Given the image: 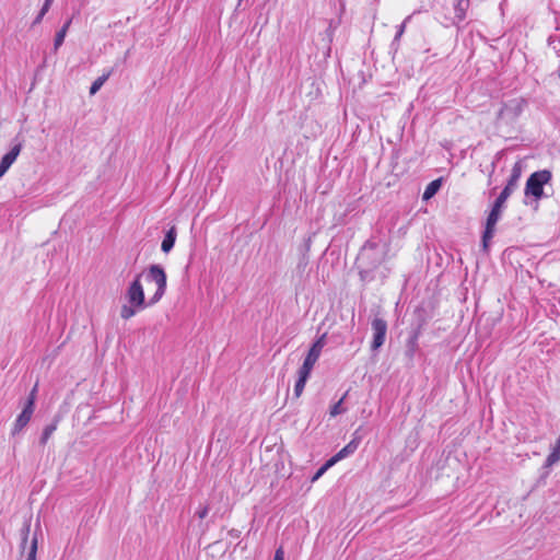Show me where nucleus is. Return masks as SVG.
Masks as SVG:
<instances>
[{
    "mask_svg": "<svg viewBox=\"0 0 560 560\" xmlns=\"http://www.w3.org/2000/svg\"><path fill=\"white\" fill-rule=\"evenodd\" d=\"M372 330H373L372 349L377 350L385 342L386 332H387V323L383 318L376 317L372 320Z\"/></svg>",
    "mask_w": 560,
    "mask_h": 560,
    "instance_id": "6",
    "label": "nucleus"
},
{
    "mask_svg": "<svg viewBox=\"0 0 560 560\" xmlns=\"http://www.w3.org/2000/svg\"><path fill=\"white\" fill-rule=\"evenodd\" d=\"M306 382L307 380L306 378H303V377H300L298 376V381L294 385V395L295 397H300L305 388V385H306Z\"/></svg>",
    "mask_w": 560,
    "mask_h": 560,
    "instance_id": "21",
    "label": "nucleus"
},
{
    "mask_svg": "<svg viewBox=\"0 0 560 560\" xmlns=\"http://www.w3.org/2000/svg\"><path fill=\"white\" fill-rule=\"evenodd\" d=\"M37 539L33 538L26 560H36Z\"/></svg>",
    "mask_w": 560,
    "mask_h": 560,
    "instance_id": "22",
    "label": "nucleus"
},
{
    "mask_svg": "<svg viewBox=\"0 0 560 560\" xmlns=\"http://www.w3.org/2000/svg\"><path fill=\"white\" fill-rule=\"evenodd\" d=\"M273 560H284V552L282 548L276 550Z\"/></svg>",
    "mask_w": 560,
    "mask_h": 560,
    "instance_id": "27",
    "label": "nucleus"
},
{
    "mask_svg": "<svg viewBox=\"0 0 560 560\" xmlns=\"http://www.w3.org/2000/svg\"><path fill=\"white\" fill-rule=\"evenodd\" d=\"M209 513V508L208 506H201L198 509V511L196 512L197 516L202 520L205 518Z\"/></svg>",
    "mask_w": 560,
    "mask_h": 560,
    "instance_id": "26",
    "label": "nucleus"
},
{
    "mask_svg": "<svg viewBox=\"0 0 560 560\" xmlns=\"http://www.w3.org/2000/svg\"><path fill=\"white\" fill-rule=\"evenodd\" d=\"M70 24H71V20H69L59 31L63 32L65 35H67V32H68V28H69Z\"/></svg>",
    "mask_w": 560,
    "mask_h": 560,
    "instance_id": "29",
    "label": "nucleus"
},
{
    "mask_svg": "<svg viewBox=\"0 0 560 560\" xmlns=\"http://www.w3.org/2000/svg\"><path fill=\"white\" fill-rule=\"evenodd\" d=\"M57 429V424L56 423H52V424H49L47 425L43 433H42V438H40V443L42 444H46L47 441L49 440V438L52 435V433L56 431Z\"/></svg>",
    "mask_w": 560,
    "mask_h": 560,
    "instance_id": "19",
    "label": "nucleus"
},
{
    "mask_svg": "<svg viewBox=\"0 0 560 560\" xmlns=\"http://www.w3.org/2000/svg\"><path fill=\"white\" fill-rule=\"evenodd\" d=\"M440 187H441V180L440 179H435V180L431 182L425 187L422 198L424 200L431 199L439 191Z\"/></svg>",
    "mask_w": 560,
    "mask_h": 560,
    "instance_id": "15",
    "label": "nucleus"
},
{
    "mask_svg": "<svg viewBox=\"0 0 560 560\" xmlns=\"http://www.w3.org/2000/svg\"><path fill=\"white\" fill-rule=\"evenodd\" d=\"M371 249L372 247L370 245L364 246L361 252L360 258L363 259L365 256H368Z\"/></svg>",
    "mask_w": 560,
    "mask_h": 560,
    "instance_id": "28",
    "label": "nucleus"
},
{
    "mask_svg": "<svg viewBox=\"0 0 560 560\" xmlns=\"http://www.w3.org/2000/svg\"><path fill=\"white\" fill-rule=\"evenodd\" d=\"M523 110V101L522 100H513L509 103L504 104L502 109L500 110V116L504 117L509 112H513L514 115H518Z\"/></svg>",
    "mask_w": 560,
    "mask_h": 560,
    "instance_id": "10",
    "label": "nucleus"
},
{
    "mask_svg": "<svg viewBox=\"0 0 560 560\" xmlns=\"http://www.w3.org/2000/svg\"><path fill=\"white\" fill-rule=\"evenodd\" d=\"M166 290V273L159 265H152L135 278L127 289L128 303L147 307L159 302Z\"/></svg>",
    "mask_w": 560,
    "mask_h": 560,
    "instance_id": "1",
    "label": "nucleus"
},
{
    "mask_svg": "<svg viewBox=\"0 0 560 560\" xmlns=\"http://www.w3.org/2000/svg\"><path fill=\"white\" fill-rule=\"evenodd\" d=\"M359 441L352 440L329 459L332 462L334 465H336L339 460L353 454L357 451Z\"/></svg>",
    "mask_w": 560,
    "mask_h": 560,
    "instance_id": "8",
    "label": "nucleus"
},
{
    "mask_svg": "<svg viewBox=\"0 0 560 560\" xmlns=\"http://www.w3.org/2000/svg\"><path fill=\"white\" fill-rule=\"evenodd\" d=\"M345 394L336 404H334L329 409L330 417H337L339 415H342L347 411V409L343 407V400L346 398Z\"/></svg>",
    "mask_w": 560,
    "mask_h": 560,
    "instance_id": "17",
    "label": "nucleus"
},
{
    "mask_svg": "<svg viewBox=\"0 0 560 560\" xmlns=\"http://www.w3.org/2000/svg\"><path fill=\"white\" fill-rule=\"evenodd\" d=\"M550 179L551 173L547 170L533 173L526 182L525 195L533 196L537 200L540 199L544 195V185Z\"/></svg>",
    "mask_w": 560,
    "mask_h": 560,
    "instance_id": "2",
    "label": "nucleus"
},
{
    "mask_svg": "<svg viewBox=\"0 0 560 560\" xmlns=\"http://www.w3.org/2000/svg\"><path fill=\"white\" fill-rule=\"evenodd\" d=\"M504 207V202H500V200L495 199L492 209L487 218L486 229L482 235V245L483 248L487 249L489 242L492 240L495 231V225L501 218V213Z\"/></svg>",
    "mask_w": 560,
    "mask_h": 560,
    "instance_id": "3",
    "label": "nucleus"
},
{
    "mask_svg": "<svg viewBox=\"0 0 560 560\" xmlns=\"http://www.w3.org/2000/svg\"><path fill=\"white\" fill-rule=\"evenodd\" d=\"M110 75V72H107L101 77H98L91 85L90 88V94L91 95H94L95 93H97L101 88L104 85V83L108 80Z\"/></svg>",
    "mask_w": 560,
    "mask_h": 560,
    "instance_id": "16",
    "label": "nucleus"
},
{
    "mask_svg": "<svg viewBox=\"0 0 560 560\" xmlns=\"http://www.w3.org/2000/svg\"><path fill=\"white\" fill-rule=\"evenodd\" d=\"M559 78H560V71H559Z\"/></svg>",
    "mask_w": 560,
    "mask_h": 560,
    "instance_id": "31",
    "label": "nucleus"
},
{
    "mask_svg": "<svg viewBox=\"0 0 560 560\" xmlns=\"http://www.w3.org/2000/svg\"><path fill=\"white\" fill-rule=\"evenodd\" d=\"M334 466L332 462L328 459L312 477V482L318 480L329 468Z\"/></svg>",
    "mask_w": 560,
    "mask_h": 560,
    "instance_id": "20",
    "label": "nucleus"
},
{
    "mask_svg": "<svg viewBox=\"0 0 560 560\" xmlns=\"http://www.w3.org/2000/svg\"><path fill=\"white\" fill-rule=\"evenodd\" d=\"M325 338L326 335H323L312 345L307 355L305 357V360L311 361L313 363L317 362V360L320 357L322 350L325 346Z\"/></svg>",
    "mask_w": 560,
    "mask_h": 560,
    "instance_id": "9",
    "label": "nucleus"
},
{
    "mask_svg": "<svg viewBox=\"0 0 560 560\" xmlns=\"http://www.w3.org/2000/svg\"><path fill=\"white\" fill-rule=\"evenodd\" d=\"M560 460V434L555 445L551 448V453L548 455L545 462V467L550 468Z\"/></svg>",
    "mask_w": 560,
    "mask_h": 560,
    "instance_id": "11",
    "label": "nucleus"
},
{
    "mask_svg": "<svg viewBox=\"0 0 560 560\" xmlns=\"http://www.w3.org/2000/svg\"><path fill=\"white\" fill-rule=\"evenodd\" d=\"M51 1L52 0H45V3L39 12V15L36 19L37 22L40 21L43 19V16L46 14V12L49 10Z\"/></svg>",
    "mask_w": 560,
    "mask_h": 560,
    "instance_id": "24",
    "label": "nucleus"
},
{
    "mask_svg": "<svg viewBox=\"0 0 560 560\" xmlns=\"http://www.w3.org/2000/svg\"><path fill=\"white\" fill-rule=\"evenodd\" d=\"M469 5V0H456L454 4L455 18L463 21L466 16V11Z\"/></svg>",
    "mask_w": 560,
    "mask_h": 560,
    "instance_id": "13",
    "label": "nucleus"
},
{
    "mask_svg": "<svg viewBox=\"0 0 560 560\" xmlns=\"http://www.w3.org/2000/svg\"><path fill=\"white\" fill-rule=\"evenodd\" d=\"M35 394H36V386L31 392L30 397H28L22 412L18 416V418L14 422V425L12 429L13 435L19 434L30 422V420L33 416V412H34V405H35V399H36Z\"/></svg>",
    "mask_w": 560,
    "mask_h": 560,
    "instance_id": "4",
    "label": "nucleus"
},
{
    "mask_svg": "<svg viewBox=\"0 0 560 560\" xmlns=\"http://www.w3.org/2000/svg\"><path fill=\"white\" fill-rule=\"evenodd\" d=\"M315 363L304 359L302 366L298 371V376L308 380Z\"/></svg>",
    "mask_w": 560,
    "mask_h": 560,
    "instance_id": "18",
    "label": "nucleus"
},
{
    "mask_svg": "<svg viewBox=\"0 0 560 560\" xmlns=\"http://www.w3.org/2000/svg\"><path fill=\"white\" fill-rule=\"evenodd\" d=\"M144 307H138L133 304H125L120 308V317L122 319H129L133 317L139 311L143 310Z\"/></svg>",
    "mask_w": 560,
    "mask_h": 560,
    "instance_id": "14",
    "label": "nucleus"
},
{
    "mask_svg": "<svg viewBox=\"0 0 560 560\" xmlns=\"http://www.w3.org/2000/svg\"><path fill=\"white\" fill-rule=\"evenodd\" d=\"M27 534H28V528L26 529V533L24 534V537H23V542L24 544L27 541Z\"/></svg>",
    "mask_w": 560,
    "mask_h": 560,
    "instance_id": "30",
    "label": "nucleus"
},
{
    "mask_svg": "<svg viewBox=\"0 0 560 560\" xmlns=\"http://www.w3.org/2000/svg\"><path fill=\"white\" fill-rule=\"evenodd\" d=\"M522 174V164L521 162H516L513 167L510 175V179L503 190L500 192L499 197L497 198L500 200V202H504L508 200V198L511 196L513 190L515 189L517 182Z\"/></svg>",
    "mask_w": 560,
    "mask_h": 560,
    "instance_id": "5",
    "label": "nucleus"
},
{
    "mask_svg": "<svg viewBox=\"0 0 560 560\" xmlns=\"http://www.w3.org/2000/svg\"><path fill=\"white\" fill-rule=\"evenodd\" d=\"M410 20V16L406 18V20L399 25L398 31L395 36V40H399V38L402 36L406 27V23Z\"/></svg>",
    "mask_w": 560,
    "mask_h": 560,
    "instance_id": "25",
    "label": "nucleus"
},
{
    "mask_svg": "<svg viewBox=\"0 0 560 560\" xmlns=\"http://www.w3.org/2000/svg\"><path fill=\"white\" fill-rule=\"evenodd\" d=\"M66 35L63 32L58 31L55 36V49H58L65 42Z\"/></svg>",
    "mask_w": 560,
    "mask_h": 560,
    "instance_id": "23",
    "label": "nucleus"
},
{
    "mask_svg": "<svg viewBox=\"0 0 560 560\" xmlns=\"http://www.w3.org/2000/svg\"><path fill=\"white\" fill-rule=\"evenodd\" d=\"M175 241H176V229L173 226L166 232V234L162 241L161 249L164 253L171 252V249L174 247Z\"/></svg>",
    "mask_w": 560,
    "mask_h": 560,
    "instance_id": "12",
    "label": "nucleus"
},
{
    "mask_svg": "<svg viewBox=\"0 0 560 560\" xmlns=\"http://www.w3.org/2000/svg\"><path fill=\"white\" fill-rule=\"evenodd\" d=\"M21 152V144H15L1 160L0 162V177H2L10 166L15 162L16 158Z\"/></svg>",
    "mask_w": 560,
    "mask_h": 560,
    "instance_id": "7",
    "label": "nucleus"
}]
</instances>
